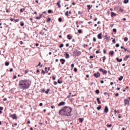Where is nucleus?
<instances>
[{
	"instance_id": "69168bd1",
	"label": "nucleus",
	"mask_w": 130,
	"mask_h": 130,
	"mask_svg": "<svg viewBox=\"0 0 130 130\" xmlns=\"http://www.w3.org/2000/svg\"><path fill=\"white\" fill-rule=\"evenodd\" d=\"M13 79H17V76L14 75V76H13Z\"/></svg>"
},
{
	"instance_id": "7c9ffc66",
	"label": "nucleus",
	"mask_w": 130,
	"mask_h": 130,
	"mask_svg": "<svg viewBox=\"0 0 130 130\" xmlns=\"http://www.w3.org/2000/svg\"><path fill=\"white\" fill-rule=\"evenodd\" d=\"M95 93H96V94H99V93H100V91L98 89H96L95 90Z\"/></svg>"
},
{
	"instance_id": "aec40b11",
	"label": "nucleus",
	"mask_w": 130,
	"mask_h": 130,
	"mask_svg": "<svg viewBox=\"0 0 130 130\" xmlns=\"http://www.w3.org/2000/svg\"><path fill=\"white\" fill-rule=\"evenodd\" d=\"M93 7L92 5H87L88 10H90V9Z\"/></svg>"
},
{
	"instance_id": "5fc2aeb1",
	"label": "nucleus",
	"mask_w": 130,
	"mask_h": 130,
	"mask_svg": "<svg viewBox=\"0 0 130 130\" xmlns=\"http://www.w3.org/2000/svg\"><path fill=\"white\" fill-rule=\"evenodd\" d=\"M103 69H102V68H100V69H99V71H100V72H103Z\"/></svg>"
},
{
	"instance_id": "603ef678",
	"label": "nucleus",
	"mask_w": 130,
	"mask_h": 130,
	"mask_svg": "<svg viewBox=\"0 0 130 130\" xmlns=\"http://www.w3.org/2000/svg\"><path fill=\"white\" fill-rule=\"evenodd\" d=\"M74 72H78V69L77 68H74Z\"/></svg>"
},
{
	"instance_id": "09e8293b",
	"label": "nucleus",
	"mask_w": 130,
	"mask_h": 130,
	"mask_svg": "<svg viewBox=\"0 0 130 130\" xmlns=\"http://www.w3.org/2000/svg\"><path fill=\"white\" fill-rule=\"evenodd\" d=\"M82 14H83V12H82L81 11L78 12V15H82Z\"/></svg>"
},
{
	"instance_id": "9b49d317",
	"label": "nucleus",
	"mask_w": 130,
	"mask_h": 130,
	"mask_svg": "<svg viewBox=\"0 0 130 130\" xmlns=\"http://www.w3.org/2000/svg\"><path fill=\"white\" fill-rule=\"evenodd\" d=\"M121 49H123L124 51H127V52H128V53H130L129 50H127V49L123 47V46H121Z\"/></svg>"
},
{
	"instance_id": "c756f323",
	"label": "nucleus",
	"mask_w": 130,
	"mask_h": 130,
	"mask_svg": "<svg viewBox=\"0 0 130 130\" xmlns=\"http://www.w3.org/2000/svg\"><path fill=\"white\" fill-rule=\"evenodd\" d=\"M20 26H21V27L24 26V22L23 21L20 22Z\"/></svg>"
},
{
	"instance_id": "c9c22d12",
	"label": "nucleus",
	"mask_w": 130,
	"mask_h": 130,
	"mask_svg": "<svg viewBox=\"0 0 130 130\" xmlns=\"http://www.w3.org/2000/svg\"><path fill=\"white\" fill-rule=\"evenodd\" d=\"M40 34H41V35H44V32H43V31L41 30L40 32Z\"/></svg>"
},
{
	"instance_id": "680f3d73",
	"label": "nucleus",
	"mask_w": 130,
	"mask_h": 130,
	"mask_svg": "<svg viewBox=\"0 0 130 130\" xmlns=\"http://www.w3.org/2000/svg\"><path fill=\"white\" fill-rule=\"evenodd\" d=\"M15 21L16 22H19V21H20V19H15Z\"/></svg>"
},
{
	"instance_id": "4c0bfd02",
	"label": "nucleus",
	"mask_w": 130,
	"mask_h": 130,
	"mask_svg": "<svg viewBox=\"0 0 130 130\" xmlns=\"http://www.w3.org/2000/svg\"><path fill=\"white\" fill-rule=\"evenodd\" d=\"M36 19H37V20H40V19H41V16H40L39 17H37Z\"/></svg>"
},
{
	"instance_id": "2f4dec72",
	"label": "nucleus",
	"mask_w": 130,
	"mask_h": 130,
	"mask_svg": "<svg viewBox=\"0 0 130 130\" xmlns=\"http://www.w3.org/2000/svg\"><path fill=\"white\" fill-rule=\"evenodd\" d=\"M119 12H121V13L123 12V10L121 9V7H120V9L119 10Z\"/></svg>"
},
{
	"instance_id": "13d9d810",
	"label": "nucleus",
	"mask_w": 130,
	"mask_h": 130,
	"mask_svg": "<svg viewBox=\"0 0 130 130\" xmlns=\"http://www.w3.org/2000/svg\"><path fill=\"white\" fill-rule=\"evenodd\" d=\"M74 67H75V65L74 64H71V68L72 69H74Z\"/></svg>"
},
{
	"instance_id": "c85d7f7f",
	"label": "nucleus",
	"mask_w": 130,
	"mask_h": 130,
	"mask_svg": "<svg viewBox=\"0 0 130 130\" xmlns=\"http://www.w3.org/2000/svg\"><path fill=\"white\" fill-rule=\"evenodd\" d=\"M9 64H10V62H5V66L6 67H8L9 66Z\"/></svg>"
},
{
	"instance_id": "37998d69",
	"label": "nucleus",
	"mask_w": 130,
	"mask_h": 130,
	"mask_svg": "<svg viewBox=\"0 0 130 130\" xmlns=\"http://www.w3.org/2000/svg\"><path fill=\"white\" fill-rule=\"evenodd\" d=\"M57 82L58 84H62V81H60L59 79L58 80Z\"/></svg>"
},
{
	"instance_id": "2eb2a0df",
	"label": "nucleus",
	"mask_w": 130,
	"mask_h": 130,
	"mask_svg": "<svg viewBox=\"0 0 130 130\" xmlns=\"http://www.w3.org/2000/svg\"><path fill=\"white\" fill-rule=\"evenodd\" d=\"M109 54L111 55V56H113V54H114V51H111L109 52Z\"/></svg>"
},
{
	"instance_id": "393cba45",
	"label": "nucleus",
	"mask_w": 130,
	"mask_h": 130,
	"mask_svg": "<svg viewBox=\"0 0 130 130\" xmlns=\"http://www.w3.org/2000/svg\"><path fill=\"white\" fill-rule=\"evenodd\" d=\"M129 2V0H124V4H127Z\"/></svg>"
},
{
	"instance_id": "864d4df0",
	"label": "nucleus",
	"mask_w": 130,
	"mask_h": 130,
	"mask_svg": "<svg viewBox=\"0 0 130 130\" xmlns=\"http://www.w3.org/2000/svg\"><path fill=\"white\" fill-rule=\"evenodd\" d=\"M115 46L116 47H119V44H116Z\"/></svg>"
},
{
	"instance_id": "a211bd4d",
	"label": "nucleus",
	"mask_w": 130,
	"mask_h": 130,
	"mask_svg": "<svg viewBox=\"0 0 130 130\" xmlns=\"http://www.w3.org/2000/svg\"><path fill=\"white\" fill-rule=\"evenodd\" d=\"M79 122L82 123L83 122V121H84V118H80L79 119Z\"/></svg>"
},
{
	"instance_id": "3c124183",
	"label": "nucleus",
	"mask_w": 130,
	"mask_h": 130,
	"mask_svg": "<svg viewBox=\"0 0 130 130\" xmlns=\"http://www.w3.org/2000/svg\"><path fill=\"white\" fill-rule=\"evenodd\" d=\"M42 74H43V75H45V72H44V70L42 71Z\"/></svg>"
},
{
	"instance_id": "4468645a",
	"label": "nucleus",
	"mask_w": 130,
	"mask_h": 130,
	"mask_svg": "<svg viewBox=\"0 0 130 130\" xmlns=\"http://www.w3.org/2000/svg\"><path fill=\"white\" fill-rule=\"evenodd\" d=\"M60 61L61 64H64V62H66V59H60Z\"/></svg>"
},
{
	"instance_id": "f257e3e1",
	"label": "nucleus",
	"mask_w": 130,
	"mask_h": 130,
	"mask_svg": "<svg viewBox=\"0 0 130 130\" xmlns=\"http://www.w3.org/2000/svg\"><path fill=\"white\" fill-rule=\"evenodd\" d=\"M72 109L70 107L65 106L59 111V115H64V116H71Z\"/></svg>"
},
{
	"instance_id": "f704fd0d",
	"label": "nucleus",
	"mask_w": 130,
	"mask_h": 130,
	"mask_svg": "<svg viewBox=\"0 0 130 130\" xmlns=\"http://www.w3.org/2000/svg\"><path fill=\"white\" fill-rule=\"evenodd\" d=\"M111 126H112V124H110V125L109 124H107V127H111Z\"/></svg>"
},
{
	"instance_id": "39448f33",
	"label": "nucleus",
	"mask_w": 130,
	"mask_h": 130,
	"mask_svg": "<svg viewBox=\"0 0 130 130\" xmlns=\"http://www.w3.org/2000/svg\"><path fill=\"white\" fill-rule=\"evenodd\" d=\"M124 102V106H128V105H129V101L128 99H125Z\"/></svg>"
},
{
	"instance_id": "774afa93",
	"label": "nucleus",
	"mask_w": 130,
	"mask_h": 130,
	"mask_svg": "<svg viewBox=\"0 0 130 130\" xmlns=\"http://www.w3.org/2000/svg\"><path fill=\"white\" fill-rule=\"evenodd\" d=\"M24 73H25V74H27L28 73V70H25Z\"/></svg>"
},
{
	"instance_id": "49530a36",
	"label": "nucleus",
	"mask_w": 130,
	"mask_h": 130,
	"mask_svg": "<svg viewBox=\"0 0 130 130\" xmlns=\"http://www.w3.org/2000/svg\"><path fill=\"white\" fill-rule=\"evenodd\" d=\"M51 12H52V11L51 10H49L48 11V14H51Z\"/></svg>"
},
{
	"instance_id": "1a4fd4ad",
	"label": "nucleus",
	"mask_w": 130,
	"mask_h": 130,
	"mask_svg": "<svg viewBox=\"0 0 130 130\" xmlns=\"http://www.w3.org/2000/svg\"><path fill=\"white\" fill-rule=\"evenodd\" d=\"M108 107L107 106H106L104 110L105 113H108Z\"/></svg>"
},
{
	"instance_id": "f3484780",
	"label": "nucleus",
	"mask_w": 130,
	"mask_h": 130,
	"mask_svg": "<svg viewBox=\"0 0 130 130\" xmlns=\"http://www.w3.org/2000/svg\"><path fill=\"white\" fill-rule=\"evenodd\" d=\"M66 58H70V54L68 53H66V56H65Z\"/></svg>"
},
{
	"instance_id": "c03bdc74",
	"label": "nucleus",
	"mask_w": 130,
	"mask_h": 130,
	"mask_svg": "<svg viewBox=\"0 0 130 130\" xmlns=\"http://www.w3.org/2000/svg\"><path fill=\"white\" fill-rule=\"evenodd\" d=\"M62 47H63V44H61L59 46V48H62Z\"/></svg>"
},
{
	"instance_id": "58836bf2",
	"label": "nucleus",
	"mask_w": 130,
	"mask_h": 130,
	"mask_svg": "<svg viewBox=\"0 0 130 130\" xmlns=\"http://www.w3.org/2000/svg\"><path fill=\"white\" fill-rule=\"evenodd\" d=\"M50 90L49 89H47V91H45L46 94H48Z\"/></svg>"
},
{
	"instance_id": "423d86ee",
	"label": "nucleus",
	"mask_w": 130,
	"mask_h": 130,
	"mask_svg": "<svg viewBox=\"0 0 130 130\" xmlns=\"http://www.w3.org/2000/svg\"><path fill=\"white\" fill-rule=\"evenodd\" d=\"M93 76H94V77H95L96 79H98V78H99V77H100V76H101L100 73L97 72L96 73H94V74H93Z\"/></svg>"
},
{
	"instance_id": "473e14b6",
	"label": "nucleus",
	"mask_w": 130,
	"mask_h": 130,
	"mask_svg": "<svg viewBox=\"0 0 130 130\" xmlns=\"http://www.w3.org/2000/svg\"><path fill=\"white\" fill-rule=\"evenodd\" d=\"M101 106H99V107H98L97 108H96V109L98 110H100V109H101Z\"/></svg>"
},
{
	"instance_id": "0e129e2a",
	"label": "nucleus",
	"mask_w": 130,
	"mask_h": 130,
	"mask_svg": "<svg viewBox=\"0 0 130 130\" xmlns=\"http://www.w3.org/2000/svg\"><path fill=\"white\" fill-rule=\"evenodd\" d=\"M128 57H129V56H128V55H126L125 58L127 59V58H128Z\"/></svg>"
},
{
	"instance_id": "338daca9",
	"label": "nucleus",
	"mask_w": 130,
	"mask_h": 130,
	"mask_svg": "<svg viewBox=\"0 0 130 130\" xmlns=\"http://www.w3.org/2000/svg\"><path fill=\"white\" fill-rule=\"evenodd\" d=\"M41 64V62H39V64H38V66H37V67H40V66Z\"/></svg>"
},
{
	"instance_id": "6ab92c4d",
	"label": "nucleus",
	"mask_w": 130,
	"mask_h": 130,
	"mask_svg": "<svg viewBox=\"0 0 130 130\" xmlns=\"http://www.w3.org/2000/svg\"><path fill=\"white\" fill-rule=\"evenodd\" d=\"M96 100L98 101V104H101V102L100 101V99L99 98H98Z\"/></svg>"
},
{
	"instance_id": "ea45409f",
	"label": "nucleus",
	"mask_w": 130,
	"mask_h": 130,
	"mask_svg": "<svg viewBox=\"0 0 130 130\" xmlns=\"http://www.w3.org/2000/svg\"><path fill=\"white\" fill-rule=\"evenodd\" d=\"M105 37L106 39H107V40H108V39H109V37H107V35H105Z\"/></svg>"
},
{
	"instance_id": "8fccbe9b",
	"label": "nucleus",
	"mask_w": 130,
	"mask_h": 130,
	"mask_svg": "<svg viewBox=\"0 0 130 130\" xmlns=\"http://www.w3.org/2000/svg\"><path fill=\"white\" fill-rule=\"evenodd\" d=\"M112 42H113V43H114V44H115L116 43V41H115V39H114V40H112Z\"/></svg>"
},
{
	"instance_id": "e433bc0d",
	"label": "nucleus",
	"mask_w": 130,
	"mask_h": 130,
	"mask_svg": "<svg viewBox=\"0 0 130 130\" xmlns=\"http://www.w3.org/2000/svg\"><path fill=\"white\" fill-rule=\"evenodd\" d=\"M65 16H67L68 17V16H69V11H67L66 13H65Z\"/></svg>"
},
{
	"instance_id": "de8ad7c7",
	"label": "nucleus",
	"mask_w": 130,
	"mask_h": 130,
	"mask_svg": "<svg viewBox=\"0 0 130 130\" xmlns=\"http://www.w3.org/2000/svg\"><path fill=\"white\" fill-rule=\"evenodd\" d=\"M16 125H17V123H14V124L12 125V127H14V126H16Z\"/></svg>"
},
{
	"instance_id": "0eeeda50",
	"label": "nucleus",
	"mask_w": 130,
	"mask_h": 130,
	"mask_svg": "<svg viewBox=\"0 0 130 130\" xmlns=\"http://www.w3.org/2000/svg\"><path fill=\"white\" fill-rule=\"evenodd\" d=\"M66 105V102H61L58 104V106H64Z\"/></svg>"
},
{
	"instance_id": "a878e982",
	"label": "nucleus",
	"mask_w": 130,
	"mask_h": 130,
	"mask_svg": "<svg viewBox=\"0 0 130 130\" xmlns=\"http://www.w3.org/2000/svg\"><path fill=\"white\" fill-rule=\"evenodd\" d=\"M24 11H25V9H24V8L23 9H21L20 10V13H23Z\"/></svg>"
},
{
	"instance_id": "f03ea898",
	"label": "nucleus",
	"mask_w": 130,
	"mask_h": 130,
	"mask_svg": "<svg viewBox=\"0 0 130 130\" xmlns=\"http://www.w3.org/2000/svg\"><path fill=\"white\" fill-rule=\"evenodd\" d=\"M30 87V82L28 80H20L18 84V88L21 90H26Z\"/></svg>"
},
{
	"instance_id": "bf43d9fd",
	"label": "nucleus",
	"mask_w": 130,
	"mask_h": 130,
	"mask_svg": "<svg viewBox=\"0 0 130 130\" xmlns=\"http://www.w3.org/2000/svg\"><path fill=\"white\" fill-rule=\"evenodd\" d=\"M13 71H14V70L13 69V68H11L9 70L10 72H13Z\"/></svg>"
},
{
	"instance_id": "5701e85b",
	"label": "nucleus",
	"mask_w": 130,
	"mask_h": 130,
	"mask_svg": "<svg viewBox=\"0 0 130 130\" xmlns=\"http://www.w3.org/2000/svg\"><path fill=\"white\" fill-rule=\"evenodd\" d=\"M128 38L127 37H125L124 39V41H125V42H127V41H128Z\"/></svg>"
},
{
	"instance_id": "7ed1b4c3",
	"label": "nucleus",
	"mask_w": 130,
	"mask_h": 130,
	"mask_svg": "<svg viewBox=\"0 0 130 130\" xmlns=\"http://www.w3.org/2000/svg\"><path fill=\"white\" fill-rule=\"evenodd\" d=\"M81 53H82L81 51L78 50V49H76L73 52V55L74 56H80V55H81Z\"/></svg>"
},
{
	"instance_id": "412c9836",
	"label": "nucleus",
	"mask_w": 130,
	"mask_h": 130,
	"mask_svg": "<svg viewBox=\"0 0 130 130\" xmlns=\"http://www.w3.org/2000/svg\"><path fill=\"white\" fill-rule=\"evenodd\" d=\"M51 21V18L50 17H48L47 19V21L46 22L47 23H48V22H50Z\"/></svg>"
},
{
	"instance_id": "f8f14e48",
	"label": "nucleus",
	"mask_w": 130,
	"mask_h": 130,
	"mask_svg": "<svg viewBox=\"0 0 130 130\" xmlns=\"http://www.w3.org/2000/svg\"><path fill=\"white\" fill-rule=\"evenodd\" d=\"M98 39H102V32H100L98 35Z\"/></svg>"
},
{
	"instance_id": "20e7f679",
	"label": "nucleus",
	"mask_w": 130,
	"mask_h": 130,
	"mask_svg": "<svg viewBox=\"0 0 130 130\" xmlns=\"http://www.w3.org/2000/svg\"><path fill=\"white\" fill-rule=\"evenodd\" d=\"M10 117H12L13 119H17L18 118V117H17V114H10Z\"/></svg>"
},
{
	"instance_id": "6e6552de",
	"label": "nucleus",
	"mask_w": 130,
	"mask_h": 130,
	"mask_svg": "<svg viewBox=\"0 0 130 130\" xmlns=\"http://www.w3.org/2000/svg\"><path fill=\"white\" fill-rule=\"evenodd\" d=\"M61 3V1L59 0L58 2H57V6H58V8L60 9L61 8V6L60 5V3Z\"/></svg>"
},
{
	"instance_id": "6e6d98bb",
	"label": "nucleus",
	"mask_w": 130,
	"mask_h": 130,
	"mask_svg": "<svg viewBox=\"0 0 130 130\" xmlns=\"http://www.w3.org/2000/svg\"><path fill=\"white\" fill-rule=\"evenodd\" d=\"M41 91H42V92H45V89L42 88V89H41Z\"/></svg>"
},
{
	"instance_id": "052dcab7",
	"label": "nucleus",
	"mask_w": 130,
	"mask_h": 130,
	"mask_svg": "<svg viewBox=\"0 0 130 130\" xmlns=\"http://www.w3.org/2000/svg\"><path fill=\"white\" fill-rule=\"evenodd\" d=\"M54 85H57V82H56V81H54Z\"/></svg>"
},
{
	"instance_id": "79ce46f5",
	"label": "nucleus",
	"mask_w": 130,
	"mask_h": 130,
	"mask_svg": "<svg viewBox=\"0 0 130 130\" xmlns=\"http://www.w3.org/2000/svg\"><path fill=\"white\" fill-rule=\"evenodd\" d=\"M93 42H96V41H97V40H96V38L94 37L93 38Z\"/></svg>"
},
{
	"instance_id": "cd10ccee",
	"label": "nucleus",
	"mask_w": 130,
	"mask_h": 130,
	"mask_svg": "<svg viewBox=\"0 0 130 130\" xmlns=\"http://www.w3.org/2000/svg\"><path fill=\"white\" fill-rule=\"evenodd\" d=\"M103 74H104V75H105V74H107V71L106 70H103Z\"/></svg>"
},
{
	"instance_id": "dca6fc26",
	"label": "nucleus",
	"mask_w": 130,
	"mask_h": 130,
	"mask_svg": "<svg viewBox=\"0 0 130 130\" xmlns=\"http://www.w3.org/2000/svg\"><path fill=\"white\" fill-rule=\"evenodd\" d=\"M116 59L118 62H121V61H122V58L119 59V58L117 57Z\"/></svg>"
},
{
	"instance_id": "a19ab883",
	"label": "nucleus",
	"mask_w": 130,
	"mask_h": 130,
	"mask_svg": "<svg viewBox=\"0 0 130 130\" xmlns=\"http://www.w3.org/2000/svg\"><path fill=\"white\" fill-rule=\"evenodd\" d=\"M45 73H46V74H47V73H48V71H47V67H46V68H45Z\"/></svg>"
},
{
	"instance_id": "72a5a7b5",
	"label": "nucleus",
	"mask_w": 130,
	"mask_h": 130,
	"mask_svg": "<svg viewBox=\"0 0 130 130\" xmlns=\"http://www.w3.org/2000/svg\"><path fill=\"white\" fill-rule=\"evenodd\" d=\"M78 33H79V34H82V29H78Z\"/></svg>"
},
{
	"instance_id": "4be33fe9",
	"label": "nucleus",
	"mask_w": 130,
	"mask_h": 130,
	"mask_svg": "<svg viewBox=\"0 0 130 130\" xmlns=\"http://www.w3.org/2000/svg\"><path fill=\"white\" fill-rule=\"evenodd\" d=\"M122 79H123V76H121L120 77L118 78L119 81H122Z\"/></svg>"
},
{
	"instance_id": "bb28decb",
	"label": "nucleus",
	"mask_w": 130,
	"mask_h": 130,
	"mask_svg": "<svg viewBox=\"0 0 130 130\" xmlns=\"http://www.w3.org/2000/svg\"><path fill=\"white\" fill-rule=\"evenodd\" d=\"M58 21L60 22H62V18H61V17H59L58 19Z\"/></svg>"
},
{
	"instance_id": "9d476101",
	"label": "nucleus",
	"mask_w": 130,
	"mask_h": 130,
	"mask_svg": "<svg viewBox=\"0 0 130 130\" xmlns=\"http://www.w3.org/2000/svg\"><path fill=\"white\" fill-rule=\"evenodd\" d=\"M67 38L69 39V40H71V39H73V35L69 34L67 35Z\"/></svg>"
},
{
	"instance_id": "e2e57ef3",
	"label": "nucleus",
	"mask_w": 130,
	"mask_h": 130,
	"mask_svg": "<svg viewBox=\"0 0 130 130\" xmlns=\"http://www.w3.org/2000/svg\"><path fill=\"white\" fill-rule=\"evenodd\" d=\"M51 108L52 109H53V108H55V107L54 106H52L51 107Z\"/></svg>"
},
{
	"instance_id": "a18cd8bd",
	"label": "nucleus",
	"mask_w": 130,
	"mask_h": 130,
	"mask_svg": "<svg viewBox=\"0 0 130 130\" xmlns=\"http://www.w3.org/2000/svg\"><path fill=\"white\" fill-rule=\"evenodd\" d=\"M71 95H72V92L69 93V95L67 96V98H70V97H71Z\"/></svg>"
},
{
	"instance_id": "4d7b16f0",
	"label": "nucleus",
	"mask_w": 130,
	"mask_h": 130,
	"mask_svg": "<svg viewBox=\"0 0 130 130\" xmlns=\"http://www.w3.org/2000/svg\"><path fill=\"white\" fill-rule=\"evenodd\" d=\"M113 32H114L115 33H116V28L113 29Z\"/></svg>"
},
{
	"instance_id": "ddd939ff",
	"label": "nucleus",
	"mask_w": 130,
	"mask_h": 130,
	"mask_svg": "<svg viewBox=\"0 0 130 130\" xmlns=\"http://www.w3.org/2000/svg\"><path fill=\"white\" fill-rule=\"evenodd\" d=\"M111 17L113 18V17H116V14L114 13V12H112L111 13Z\"/></svg>"
},
{
	"instance_id": "b1692460",
	"label": "nucleus",
	"mask_w": 130,
	"mask_h": 130,
	"mask_svg": "<svg viewBox=\"0 0 130 130\" xmlns=\"http://www.w3.org/2000/svg\"><path fill=\"white\" fill-rule=\"evenodd\" d=\"M105 59H106V56H104L103 57V62H105Z\"/></svg>"
}]
</instances>
